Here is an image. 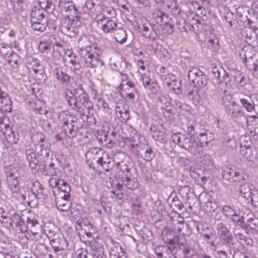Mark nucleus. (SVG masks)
I'll list each match as a JSON object with an SVG mask.
<instances>
[{
    "label": "nucleus",
    "mask_w": 258,
    "mask_h": 258,
    "mask_svg": "<svg viewBox=\"0 0 258 258\" xmlns=\"http://www.w3.org/2000/svg\"><path fill=\"white\" fill-rule=\"evenodd\" d=\"M35 151L37 153L38 157L44 162H46L47 160L49 159L50 151L48 148L47 142H44L43 144H36Z\"/></svg>",
    "instance_id": "nucleus-15"
},
{
    "label": "nucleus",
    "mask_w": 258,
    "mask_h": 258,
    "mask_svg": "<svg viewBox=\"0 0 258 258\" xmlns=\"http://www.w3.org/2000/svg\"><path fill=\"white\" fill-rule=\"evenodd\" d=\"M223 95L224 96L222 97V102L224 106L227 109V108L230 107L235 102L232 100V96L231 94L229 93L226 89L223 90Z\"/></svg>",
    "instance_id": "nucleus-51"
},
{
    "label": "nucleus",
    "mask_w": 258,
    "mask_h": 258,
    "mask_svg": "<svg viewBox=\"0 0 258 258\" xmlns=\"http://www.w3.org/2000/svg\"><path fill=\"white\" fill-rule=\"evenodd\" d=\"M77 230L83 229V227H87L88 230L93 229V225L88 221L87 218H83L81 220L77 221L75 225Z\"/></svg>",
    "instance_id": "nucleus-52"
},
{
    "label": "nucleus",
    "mask_w": 258,
    "mask_h": 258,
    "mask_svg": "<svg viewBox=\"0 0 258 258\" xmlns=\"http://www.w3.org/2000/svg\"><path fill=\"white\" fill-rule=\"evenodd\" d=\"M0 221L5 227L11 228L13 227V223L16 225L19 224V222L20 221V217L18 214L14 213L11 215V217H9L8 215L0 218Z\"/></svg>",
    "instance_id": "nucleus-22"
},
{
    "label": "nucleus",
    "mask_w": 258,
    "mask_h": 258,
    "mask_svg": "<svg viewBox=\"0 0 258 258\" xmlns=\"http://www.w3.org/2000/svg\"><path fill=\"white\" fill-rule=\"evenodd\" d=\"M102 151L101 149L97 148H91L85 154L87 163L90 168L94 169H95V164L97 163V160L100 158L102 154Z\"/></svg>",
    "instance_id": "nucleus-9"
},
{
    "label": "nucleus",
    "mask_w": 258,
    "mask_h": 258,
    "mask_svg": "<svg viewBox=\"0 0 258 258\" xmlns=\"http://www.w3.org/2000/svg\"><path fill=\"white\" fill-rule=\"evenodd\" d=\"M97 167L100 166L105 171H110L115 166V162L113 159L109 157L108 154L104 151L102 152L100 158L97 160Z\"/></svg>",
    "instance_id": "nucleus-10"
},
{
    "label": "nucleus",
    "mask_w": 258,
    "mask_h": 258,
    "mask_svg": "<svg viewBox=\"0 0 258 258\" xmlns=\"http://www.w3.org/2000/svg\"><path fill=\"white\" fill-rule=\"evenodd\" d=\"M79 102L82 104L86 110L89 113V110L93 109V104L90 101L88 95L86 93H82L79 96Z\"/></svg>",
    "instance_id": "nucleus-42"
},
{
    "label": "nucleus",
    "mask_w": 258,
    "mask_h": 258,
    "mask_svg": "<svg viewBox=\"0 0 258 258\" xmlns=\"http://www.w3.org/2000/svg\"><path fill=\"white\" fill-rule=\"evenodd\" d=\"M216 230L219 238L230 232L227 227L226 224L222 222H220L217 224Z\"/></svg>",
    "instance_id": "nucleus-57"
},
{
    "label": "nucleus",
    "mask_w": 258,
    "mask_h": 258,
    "mask_svg": "<svg viewBox=\"0 0 258 258\" xmlns=\"http://www.w3.org/2000/svg\"><path fill=\"white\" fill-rule=\"evenodd\" d=\"M225 20L229 24L230 27H232L237 23V19L234 13L231 12H228L224 17Z\"/></svg>",
    "instance_id": "nucleus-62"
},
{
    "label": "nucleus",
    "mask_w": 258,
    "mask_h": 258,
    "mask_svg": "<svg viewBox=\"0 0 258 258\" xmlns=\"http://www.w3.org/2000/svg\"><path fill=\"white\" fill-rule=\"evenodd\" d=\"M5 136L7 141L10 144H16L19 139V135L18 132L13 130L9 124L4 127V130H1Z\"/></svg>",
    "instance_id": "nucleus-18"
},
{
    "label": "nucleus",
    "mask_w": 258,
    "mask_h": 258,
    "mask_svg": "<svg viewBox=\"0 0 258 258\" xmlns=\"http://www.w3.org/2000/svg\"><path fill=\"white\" fill-rule=\"evenodd\" d=\"M31 28L33 30L38 31L40 32H43L47 25V19H39L38 20L36 21V22H34L33 23L32 21V19H30Z\"/></svg>",
    "instance_id": "nucleus-38"
},
{
    "label": "nucleus",
    "mask_w": 258,
    "mask_h": 258,
    "mask_svg": "<svg viewBox=\"0 0 258 258\" xmlns=\"http://www.w3.org/2000/svg\"><path fill=\"white\" fill-rule=\"evenodd\" d=\"M21 196L23 199L29 205L32 204L33 206H35L37 203V200L39 199L36 195L30 189L22 191Z\"/></svg>",
    "instance_id": "nucleus-31"
},
{
    "label": "nucleus",
    "mask_w": 258,
    "mask_h": 258,
    "mask_svg": "<svg viewBox=\"0 0 258 258\" xmlns=\"http://www.w3.org/2000/svg\"><path fill=\"white\" fill-rule=\"evenodd\" d=\"M174 250L172 245H157L154 251L158 258H172Z\"/></svg>",
    "instance_id": "nucleus-16"
},
{
    "label": "nucleus",
    "mask_w": 258,
    "mask_h": 258,
    "mask_svg": "<svg viewBox=\"0 0 258 258\" xmlns=\"http://www.w3.org/2000/svg\"><path fill=\"white\" fill-rule=\"evenodd\" d=\"M197 138L199 143H197V147H196V149L198 154L202 152L203 147L207 146L214 140V134L207 130L201 131Z\"/></svg>",
    "instance_id": "nucleus-8"
},
{
    "label": "nucleus",
    "mask_w": 258,
    "mask_h": 258,
    "mask_svg": "<svg viewBox=\"0 0 258 258\" xmlns=\"http://www.w3.org/2000/svg\"><path fill=\"white\" fill-rule=\"evenodd\" d=\"M227 109L228 111V114L233 118H238L244 116V112L242 108L235 103L227 108Z\"/></svg>",
    "instance_id": "nucleus-32"
},
{
    "label": "nucleus",
    "mask_w": 258,
    "mask_h": 258,
    "mask_svg": "<svg viewBox=\"0 0 258 258\" xmlns=\"http://www.w3.org/2000/svg\"><path fill=\"white\" fill-rule=\"evenodd\" d=\"M170 207L176 213L177 210L180 211L183 209V205L178 199L174 198L170 204Z\"/></svg>",
    "instance_id": "nucleus-63"
},
{
    "label": "nucleus",
    "mask_w": 258,
    "mask_h": 258,
    "mask_svg": "<svg viewBox=\"0 0 258 258\" xmlns=\"http://www.w3.org/2000/svg\"><path fill=\"white\" fill-rule=\"evenodd\" d=\"M7 180L8 187L12 192L16 193L19 191L18 178H8Z\"/></svg>",
    "instance_id": "nucleus-53"
},
{
    "label": "nucleus",
    "mask_w": 258,
    "mask_h": 258,
    "mask_svg": "<svg viewBox=\"0 0 258 258\" xmlns=\"http://www.w3.org/2000/svg\"><path fill=\"white\" fill-rule=\"evenodd\" d=\"M244 56L245 66L250 72H252V70L254 69L255 67L257 64L256 63V62L257 61L256 56L255 55L249 56L246 54H245Z\"/></svg>",
    "instance_id": "nucleus-47"
},
{
    "label": "nucleus",
    "mask_w": 258,
    "mask_h": 258,
    "mask_svg": "<svg viewBox=\"0 0 258 258\" xmlns=\"http://www.w3.org/2000/svg\"><path fill=\"white\" fill-rule=\"evenodd\" d=\"M55 74L56 78L59 82L60 84L61 85L59 88L61 89L63 88V83L64 82V74L62 68H57L55 69Z\"/></svg>",
    "instance_id": "nucleus-59"
},
{
    "label": "nucleus",
    "mask_w": 258,
    "mask_h": 258,
    "mask_svg": "<svg viewBox=\"0 0 258 258\" xmlns=\"http://www.w3.org/2000/svg\"><path fill=\"white\" fill-rule=\"evenodd\" d=\"M196 138V137L192 136L187 137L180 133L174 134L172 136L173 142L186 150H191L195 145L197 147Z\"/></svg>",
    "instance_id": "nucleus-5"
},
{
    "label": "nucleus",
    "mask_w": 258,
    "mask_h": 258,
    "mask_svg": "<svg viewBox=\"0 0 258 258\" xmlns=\"http://www.w3.org/2000/svg\"><path fill=\"white\" fill-rule=\"evenodd\" d=\"M202 72L199 68L197 67H191L188 71V77L190 81H194V79L200 75H202Z\"/></svg>",
    "instance_id": "nucleus-60"
},
{
    "label": "nucleus",
    "mask_w": 258,
    "mask_h": 258,
    "mask_svg": "<svg viewBox=\"0 0 258 258\" xmlns=\"http://www.w3.org/2000/svg\"><path fill=\"white\" fill-rule=\"evenodd\" d=\"M212 73L219 80H223L227 83L230 81V74L227 73L222 67L214 66L212 67Z\"/></svg>",
    "instance_id": "nucleus-21"
},
{
    "label": "nucleus",
    "mask_w": 258,
    "mask_h": 258,
    "mask_svg": "<svg viewBox=\"0 0 258 258\" xmlns=\"http://www.w3.org/2000/svg\"><path fill=\"white\" fill-rule=\"evenodd\" d=\"M186 20L180 17H177L176 18L175 25L178 29L181 32H183L184 30H186L185 28Z\"/></svg>",
    "instance_id": "nucleus-64"
},
{
    "label": "nucleus",
    "mask_w": 258,
    "mask_h": 258,
    "mask_svg": "<svg viewBox=\"0 0 258 258\" xmlns=\"http://www.w3.org/2000/svg\"><path fill=\"white\" fill-rule=\"evenodd\" d=\"M161 237L165 243L173 244L174 242V233L168 228H164L161 234Z\"/></svg>",
    "instance_id": "nucleus-43"
},
{
    "label": "nucleus",
    "mask_w": 258,
    "mask_h": 258,
    "mask_svg": "<svg viewBox=\"0 0 258 258\" xmlns=\"http://www.w3.org/2000/svg\"><path fill=\"white\" fill-rule=\"evenodd\" d=\"M69 110H66V125L67 124L71 125V129L69 131V138H72L76 136L78 126L77 118L73 116V112H71L72 108H69Z\"/></svg>",
    "instance_id": "nucleus-12"
},
{
    "label": "nucleus",
    "mask_w": 258,
    "mask_h": 258,
    "mask_svg": "<svg viewBox=\"0 0 258 258\" xmlns=\"http://www.w3.org/2000/svg\"><path fill=\"white\" fill-rule=\"evenodd\" d=\"M198 233L204 237L205 240H210L213 235L212 230L206 225L198 223L197 225Z\"/></svg>",
    "instance_id": "nucleus-30"
},
{
    "label": "nucleus",
    "mask_w": 258,
    "mask_h": 258,
    "mask_svg": "<svg viewBox=\"0 0 258 258\" xmlns=\"http://www.w3.org/2000/svg\"><path fill=\"white\" fill-rule=\"evenodd\" d=\"M199 154L200 156V162L201 164V166H203L205 169H212L214 167V164L211 156L209 154H203V153H200Z\"/></svg>",
    "instance_id": "nucleus-37"
},
{
    "label": "nucleus",
    "mask_w": 258,
    "mask_h": 258,
    "mask_svg": "<svg viewBox=\"0 0 258 258\" xmlns=\"http://www.w3.org/2000/svg\"><path fill=\"white\" fill-rule=\"evenodd\" d=\"M236 239L239 241V243L242 245H247L252 246L253 244L252 239L249 237L247 234L246 235L242 233H238L235 234Z\"/></svg>",
    "instance_id": "nucleus-48"
},
{
    "label": "nucleus",
    "mask_w": 258,
    "mask_h": 258,
    "mask_svg": "<svg viewBox=\"0 0 258 258\" xmlns=\"http://www.w3.org/2000/svg\"><path fill=\"white\" fill-rule=\"evenodd\" d=\"M57 182L56 186L53 189L56 207L59 211L64 212V180L58 179Z\"/></svg>",
    "instance_id": "nucleus-6"
},
{
    "label": "nucleus",
    "mask_w": 258,
    "mask_h": 258,
    "mask_svg": "<svg viewBox=\"0 0 258 258\" xmlns=\"http://www.w3.org/2000/svg\"><path fill=\"white\" fill-rule=\"evenodd\" d=\"M195 87L199 88H203L206 87L208 83L207 78L204 73L202 72V75L198 76L196 79L191 81Z\"/></svg>",
    "instance_id": "nucleus-45"
},
{
    "label": "nucleus",
    "mask_w": 258,
    "mask_h": 258,
    "mask_svg": "<svg viewBox=\"0 0 258 258\" xmlns=\"http://www.w3.org/2000/svg\"><path fill=\"white\" fill-rule=\"evenodd\" d=\"M5 172L8 178H18L19 173L18 170L13 167L10 166L6 168Z\"/></svg>",
    "instance_id": "nucleus-61"
},
{
    "label": "nucleus",
    "mask_w": 258,
    "mask_h": 258,
    "mask_svg": "<svg viewBox=\"0 0 258 258\" xmlns=\"http://www.w3.org/2000/svg\"><path fill=\"white\" fill-rule=\"evenodd\" d=\"M66 66L70 68L71 71L74 72L78 70L80 68V64L79 60L77 59L76 55L66 57Z\"/></svg>",
    "instance_id": "nucleus-36"
},
{
    "label": "nucleus",
    "mask_w": 258,
    "mask_h": 258,
    "mask_svg": "<svg viewBox=\"0 0 258 258\" xmlns=\"http://www.w3.org/2000/svg\"><path fill=\"white\" fill-rule=\"evenodd\" d=\"M16 247L9 240H0V253L5 255L6 258H13Z\"/></svg>",
    "instance_id": "nucleus-13"
},
{
    "label": "nucleus",
    "mask_w": 258,
    "mask_h": 258,
    "mask_svg": "<svg viewBox=\"0 0 258 258\" xmlns=\"http://www.w3.org/2000/svg\"><path fill=\"white\" fill-rule=\"evenodd\" d=\"M40 8L46 11L47 14L51 13L55 9L52 1L50 0H38Z\"/></svg>",
    "instance_id": "nucleus-41"
},
{
    "label": "nucleus",
    "mask_w": 258,
    "mask_h": 258,
    "mask_svg": "<svg viewBox=\"0 0 258 258\" xmlns=\"http://www.w3.org/2000/svg\"><path fill=\"white\" fill-rule=\"evenodd\" d=\"M58 2V7L56 8V12L57 14L56 17L60 21V26H57L55 27L57 33L55 37V44L53 46L54 53L58 56H61L62 60H64V56L62 53H64V34L62 30V24L61 22L64 19V0H55Z\"/></svg>",
    "instance_id": "nucleus-2"
},
{
    "label": "nucleus",
    "mask_w": 258,
    "mask_h": 258,
    "mask_svg": "<svg viewBox=\"0 0 258 258\" xmlns=\"http://www.w3.org/2000/svg\"><path fill=\"white\" fill-rule=\"evenodd\" d=\"M117 168H119L121 172L119 175L121 176V181L123 184L128 189H135L138 187L139 184L136 178L134 177L130 173V169L125 164L121 165L117 164Z\"/></svg>",
    "instance_id": "nucleus-4"
},
{
    "label": "nucleus",
    "mask_w": 258,
    "mask_h": 258,
    "mask_svg": "<svg viewBox=\"0 0 258 258\" xmlns=\"http://www.w3.org/2000/svg\"><path fill=\"white\" fill-rule=\"evenodd\" d=\"M246 175L235 167L227 166L222 170L223 180L229 182L239 183L246 180Z\"/></svg>",
    "instance_id": "nucleus-3"
},
{
    "label": "nucleus",
    "mask_w": 258,
    "mask_h": 258,
    "mask_svg": "<svg viewBox=\"0 0 258 258\" xmlns=\"http://www.w3.org/2000/svg\"><path fill=\"white\" fill-rule=\"evenodd\" d=\"M89 252L94 258H104V247L95 240L90 242L88 246Z\"/></svg>",
    "instance_id": "nucleus-14"
},
{
    "label": "nucleus",
    "mask_w": 258,
    "mask_h": 258,
    "mask_svg": "<svg viewBox=\"0 0 258 258\" xmlns=\"http://www.w3.org/2000/svg\"><path fill=\"white\" fill-rule=\"evenodd\" d=\"M200 201L201 203H204L205 206L210 211H214L217 208L216 203L212 201L211 199L210 196L207 193L201 196L200 198Z\"/></svg>",
    "instance_id": "nucleus-35"
},
{
    "label": "nucleus",
    "mask_w": 258,
    "mask_h": 258,
    "mask_svg": "<svg viewBox=\"0 0 258 258\" xmlns=\"http://www.w3.org/2000/svg\"><path fill=\"white\" fill-rule=\"evenodd\" d=\"M45 10L40 8L38 6H33L31 8L30 19H32L33 22L35 23L34 22H36L39 19H47L45 15Z\"/></svg>",
    "instance_id": "nucleus-28"
},
{
    "label": "nucleus",
    "mask_w": 258,
    "mask_h": 258,
    "mask_svg": "<svg viewBox=\"0 0 258 258\" xmlns=\"http://www.w3.org/2000/svg\"><path fill=\"white\" fill-rule=\"evenodd\" d=\"M27 160L29 163V166L31 171L35 173L38 171L40 165L38 164V160L36 158L35 153L31 150L26 151Z\"/></svg>",
    "instance_id": "nucleus-20"
},
{
    "label": "nucleus",
    "mask_w": 258,
    "mask_h": 258,
    "mask_svg": "<svg viewBox=\"0 0 258 258\" xmlns=\"http://www.w3.org/2000/svg\"><path fill=\"white\" fill-rule=\"evenodd\" d=\"M221 244L222 245L228 246L231 248L234 244V237L232 236L231 232H228L225 235H223L219 238Z\"/></svg>",
    "instance_id": "nucleus-46"
},
{
    "label": "nucleus",
    "mask_w": 258,
    "mask_h": 258,
    "mask_svg": "<svg viewBox=\"0 0 258 258\" xmlns=\"http://www.w3.org/2000/svg\"><path fill=\"white\" fill-rule=\"evenodd\" d=\"M240 192L241 196L247 201L253 194L248 183L241 185L240 187Z\"/></svg>",
    "instance_id": "nucleus-50"
},
{
    "label": "nucleus",
    "mask_w": 258,
    "mask_h": 258,
    "mask_svg": "<svg viewBox=\"0 0 258 258\" xmlns=\"http://www.w3.org/2000/svg\"><path fill=\"white\" fill-rule=\"evenodd\" d=\"M237 23L240 22L243 26H247L251 24V20L248 18L249 15L248 7L246 6H239L236 9Z\"/></svg>",
    "instance_id": "nucleus-11"
},
{
    "label": "nucleus",
    "mask_w": 258,
    "mask_h": 258,
    "mask_svg": "<svg viewBox=\"0 0 258 258\" xmlns=\"http://www.w3.org/2000/svg\"><path fill=\"white\" fill-rule=\"evenodd\" d=\"M197 123L192 120H189L187 123V132L189 136L196 137L197 134Z\"/></svg>",
    "instance_id": "nucleus-55"
},
{
    "label": "nucleus",
    "mask_w": 258,
    "mask_h": 258,
    "mask_svg": "<svg viewBox=\"0 0 258 258\" xmlns=\"http://www.w3.org/2000/svg\"><path fill=\"white\" fill-rule=\"evenodd\" d=\"M66 101L68 105L72 108V110H77V108L79 107L77 105L76 98L74 97V95L69 89H66Z\"/></svg>",
    "instance_id": "nucleus-39"
},
{
    "label": "nucleus",
    "mask_w": 258,
    "mask_h": 258,
    "mask_svg": "<svg viewBox=\"0 0 258 258\" xmlns=\"http://www.w3.org/2000/svg\"><path fill=\"white\" fill-rule=\"evenodd\" d=\"M150 131L153 138L161 143L164 144L167 141L166 136L164 132L161 131L156 125H152L150 127Z\"/></svg>",
    "instance_id": "nucleus-26"
},
{
    "label": "nucleus",
    "mask_w": 258,
    "mask_h": 258,
    "mask_svg": "<svg viewBox=\"0 0 258 258\" xmlns=\"http://www.w3.org/2000/svg\"><path fill=\"white\" fill-rule=\"evenodd\" d=\"M231 82L236 86L243 87L247 83V79L239 72H235L234 74H230V81L228 83Z\"/></svg>",
    "instance_id": "nucleus-24"
},
{
    "label": "nucleus",
    "mask_w": 258,
    "mask_h": 258,
    "mask_svg": "<svg viewBox=\"0 0 258 258\" xmlns=\"http://www.w3.org/2000/svg\"><path fill=\"white\" fill-rule=\"evenodd\" d=\"M86 41L82 44L80 43L79 45V53L81 57L83 59L84 65L86 68L93 69H101L104 66V62L99 56L98 52L94 53L92 47Z\"/></svg>",
    "instance_id": "nucleus-1"
},
{
    "label": "nucleus",
    "mask_w": 258,
    "mask_h": 258,
    "mask_svg": "<svg viewBox=\"0 0 258 258\" xmlns=\"http://www.w3.org/2000/svg\"><path fill=\"white\" fill-rule=\"evenodd\" d=\"M247 213L245 217H243L248 223V227L250 229L258 231V218L256 217L253 213L247 210Z\"/></svg>",
    "instance_id": "nucleus-34"
},
{
    "label": "nucleus",
    "mask_w": 258,
    "mask_h": 258,
    "mask_svg": "<svg viewBox=\"0 0 258 258\" xmlns=\"http://www.w3.org/2000/svg\"><path fill=\"white\" fill-rule=\"evenodd\" d=\"M45 164L42 166H43L42 168H41V173L46 176H52L55 173L54 168V164L52 162H49L47 164L45 162Z\"/></svg>",
    "instance_id": "nucleus-49"
},
{
    "label": "nucleus",
    "mask_w": 258,
    "mask_h": 258,
    "mask_svg": "<svg viewBox=\"0 0 258 258\" xmlns=\"http://www.w3.org/2000/svg\"><path fill=\"white\" fill-rule=\"evenodd\" d=\"M66 21L67 19L70 22L79 21L78 10L72 2H66Z\"/></svg>",
    "instance_id": "nucleus-17"
},
{
    "label": "nucleus",
    "mask_w": 258,
    "mask_h": 258,
    "mask_svg": "<svg viewBox=\"0 0 258 258\" xmlns=\"http://www.w3.org/2000/svg\"><path fill=\"white\" fill-rule=\"evenodd\" d=\"M217 139L222 144V146L226 148H232L234 143L231 137L227 132L219 130L216 134Z\"/></svg>",
    "instance_id": "nucleus-19"
},
{
    "label": "nucleus",
    "mask_w": 258,
    "mask_h": 258,
    "mask_svg": "<svg viewBox=\"0 0 258 258\" xmlns=\"http://www.w3.org/2000/svg\"><path fill=\"white\" fill-rule=\"evenodd\" d=\"M177 225L175 224L174 229L177 230L180 234L183 236H188L191 233V230L189 229V225L184 223L183 219L182 221H177Z\"/></svg>",
    "instance_id": "nucleus-33"
},
{
    "label": "nucleus",
    "mask_w": 258,
    "mask_h": 258,
    "mask_svg": "<svg viewBox=\"0 0 258 258\" xmlns=\"http://www.w3.org/2000/svg\"><path fill=\"white\" fill-rule=\"evenodd\" d=\"M30 189L36 195L39 199L44 200L47 197L42 185L37 180L32 182Z\"/></svg>",
    "instance_id": "nucleus-25"
},
{
    "label": "nucleus",
    "mask_w": 258,
    "mask_h": 258,
    "mask_svg": "<svg viewBox=\"0 0 258 258\" xmlns=\"http://www.w3.org/2000/svg\"><path fill=\"white\" fill-rule=\"evenodd\" d=\"M127 38V34L126 31L123 29H118L117 30L115 36V39L117 42L121 44L124 43Z\"/></svg>",
    "instance_id": "nucleus-56"
},
{
    "label": "nucleus",
    "mask_w": 258,
    "mask_h": 258,
    "mask_svg": "<svg viewBox=\"0 0 258 258\" xmlns=\"http://www.w3.org/2000/svg\"><path fill=\"white\" fill-rule=\"evenodd\" d=\"M97 139L100 143L107 148H111L113 146L114 143L111 137L105 131H101L98 134Z\"/></svg>",
    "instance_id": "nucleus-27"
},
{
    "label": "nucleus",
    "mask_w": 258,
    "mask_h": 258,
    "mask_svg": "<svg viewBox=\"0 0 258 258\" xmlns=\"http://www.w3.org/2000/svg\"><path fill=\"white\" fill-rule=\"evenodd\" d=\"M77 111L80 113L81 118L84 122H87L90 125L96 124L95 118L92 114H90V110L88 113L87 110H84V108L79 107L77 108Z\"/></svg>",
    "instance_id": "nucleus-29"
},
{
    "label": "nucleus",
    "mask_w": 258,
    "mask_h": 258,
    "mask_svg": "<svg viewBox=\"0 0 258 258\" xmlns=\"http://www.w3.org/2000/svg\"><path fill=\"white\" fill-rule=\"evenodd\" d=\"M12 102L9 95L5 92L0 94V108L4 111L10 112L12 111Z\"/></svg>",
    "instance_id": "nucleus-23"
},
{
    "label": "nucleus",
    "mask_w": 258,
    "mask_h": 258,
    "mask_svg": "<svg viewBox=\"0 0 258 258\" xmlns=\"http://www.w3.org/2000/svg\"><path fill=\"white\" fill-rule=\"evenodd\" d=\"M199 92V90L196 89L188 91L187 93L188 99L191 100L195 105H198L201 101V97Z\"/></svg>",
    "instance_id": "nucleus-44"
},
{
    "label": "nucleus",
    "mask_w": 258,
    "mask_h": 258,
    "mask_svg": "<svg viewBox=\"0 0 258 258\" xmlns=\"http://www.w3.org/2000/svg\"><path fill=\"white\" fill-rule=\"evenodd\" d=\"M161 79L162 81L163 85L167 86L168 85V83H173L178 78L172 74H168L161 75Z\"/></svg>",
    "instance_id": "nucleus-58"
},
{
    "label": "nucleus",
    "mask_w": 258,
    "mask_h": 258,
    "mask_svg": "<svg viewBox=\"0 0 258 258\" xmlns=\"http://www.w3.org/2000/svg\"><path fill=\"white\" fill-rule=\"evenodd\" d=\"M167 87L176 94H180L181 92V82L179 79H176L173 83H168Z\"/></svg>",
    "instance_id": "nucleus-54"
},
{
    "label": "nucleus",
    "mask_w": 258,
    "mask_h": 258,
    "mask_svg": "<svg viewBox=\"0 0 258 258\" xmlns=\"http://www.w3.org/2000/svg\"><path fill=\"white\" fill-rule=\"evenodd\" d=\"M106 33H112L116 28V23L111 19L107 20L99 27Z\"/></svg>",
    "instance_id": "nucleus-40"
},
{
    "label": "nucleus",
    "mask_w": 258,
    "mask_h": 258,
    "mask_svg": "<svg viewBox=\"0 0 258 258\" xmlns=\"http://www.w3.org/2000/svg\"><path fill=\"white\" fill-rule=\"evenodd\" d=\"M137 154L146 162L151 161L155 156V154L148 142L144 139V142L136 144Z\"/></svg>",
    "instance_id": "nucleus-7"
}]
</instances>
